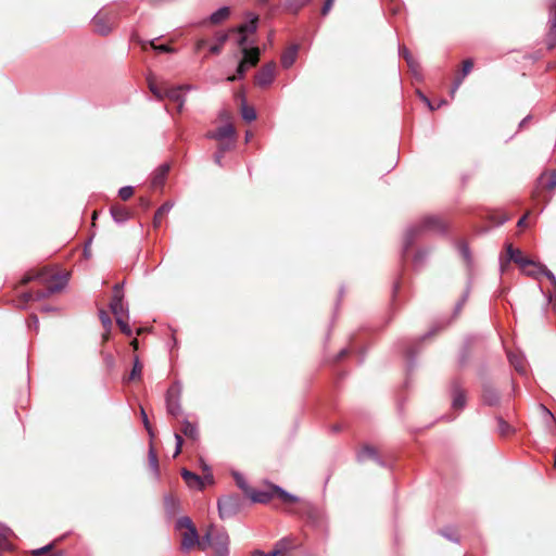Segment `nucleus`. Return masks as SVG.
Segmentation results:
<instances>
[{"label":"nucleus","instance_id":"1","mask_svg":"<svg viewBox=\"0 0 556 556\" xmlns=\"http://www.w3.org/2000/svg\"><path fill=\"white\" fill-rule=\"evenodd\" d=\"M447 229L446 223L439 215H427L418 223L409 226L404 235L402 255L405 257L406 253L414 244L415 240L426 232L445 233Z\"/></svg>","mask_w":556,"mask_h":556},{"label":"nucleus","instance_id":"2","mask_svg":"<svg viewBox=\"0 0 556 556\" xmlns=\"http://www.w3.org/2000/svg\"><path fill=\"white\" fill-rule=\"evenodd\" d=\"M243 507L244 500L236 493L223 495L217 500L218 516L222 520L235 517Z\"/></svg>","mask_w":556,"mask_h":556},{"label":"nucleus","instance_id":"3","mask_svg":"<svg viewBox=\"0 0 556 556\" xmlns=\"http://www.w3.org/2000/svg\"><path fill=\"white\" fill-rule=\"evenodd\" d=\"M176 530L186 529L187 531L184 533L181 540V549L184 552H189L195 544L199 545V534L197 528L194 527L192 520L188 516H182L177 519L175 523Z\"/></svg>","mask_w":556,"mask_h":556},{"label":"nucleus","instance_id":"4","mask_svg":"<svg viewBox=\"0 0 556 556\" xmlns=\"http://www.w3.org/2000/svg\"><path fill=\"white\" fill-rule=\"evenodd\" d=\"M182 384L180 381H175L166 392V410L169 415L174 417H178L182 414V408L180 404Z\"/></svg>","mask_w":556,"mask_h":556},{"label":"nucleus","instance_id":"5","mask_svg":"<svg viewBox=\"0 0 556 556\" xmlns=\"http://www.w3.org/2000/svg\"><path fill=\"white\" fill-rule=\"evenodd\" d=\"M54 282L50 283L43 290H37L34 292V301H41L43 299L49 298L53 293L62 291L67 285V276L66 275H54Z\"/></svg>","mask_w":556,"mask_h":556},{"label":"nucleus","instance_id":"6","mask_svg":"<svg viewBox=\"0 0 556 556\" xmlns=\"http://www.w3.org/2000/svg\"><path fill=\"white\" fill-rule=\"evenodd\" d=\"M390 454H356V463L359 465L371 467H387L390 466L391 459L388 457Z\"/></svg>","mask_w":556,"mask_h":556},{"label":"nucleus","instance_id":"7","mask_svg":"<svg viewBox=\"0 0 556 556\" xmlns=\"http://www.w3.org/2000/svg\"><path fill=\"white\" fill-rule=\"evenodd\" d=\"M192 86L190 85H181L176 87L165 88L164 98L169 99L170 101L177 103V111L180 113L184 109L186 98L182 94V90H191Z\"/></svg>","mask_w":556,"mask_h":556},{"label":"nucleus","instance_id":"8","mask_svg":"<svg viewBox=\"0 0 556 556\" xmlns=\"http://www.w3.org/2000/svg\"><path fill=\"white\" fill-rule=\"evenodd\" d=\"M451 396L452 407L455 410H462L465 408L467 402L466 391L458 380H454L451 383Z\"/></svg>","mask_w":556,"mask_h":556},{"label":"nucleus","instance_id":"9","mask_svg":"<svg viewBox=\"0 0 556 556\" xmlns=\"http://www.w3.org/2000/svg\"><path fill=\"white\" fill-rule=\"evenodd\" d=\"M92 23H93L96 33H98L99 35L105 36L108 34H110L111 30L113 29L114 20L112 16L99 12L93 16Z\"/></svg>","mask_w":556,"mask_h":556},{"label":"nucleus","instance_id":"10","mask_svg":"<svg viewBox=\"0 0 556 556\" xmlns=\"http://www.w3.org/2000/svg\"><path fill=\"white\" fill-rule=\"evenodd\" d=\"M236 131L231 124H226L218 127L214 131H210L206 134L208 139H214L217 141H231L235 142Z\"/></svg>","mask_w":556,"mask_h":556},{"label":"nucleus","instance_id":"11","mask_svg":"<svg viewBox=\"0 0 556 556\" xmlns=\"http://www.w3.org/2000/svg\"><path fill=\"white\" fill-rule=\"evenodd\" d=\"M275 70H276L275 62L265 64L255 76L256 84L260 87L269 86L274 81Z\"/></svg>","mask_w":556,"mask_h":556},{"label":"nucleus","instance_id":"12","mask_svg":"<svg viewBox=\"0 0 556 556\" xmlns=\"http://www.w3.org/2000/svg\"><path fill=\"white\" fill-rule=\"evenodd\" d=\"M506 251L508 261H513L514 263L518 264L522 270H526V267L528 266L535 267L536 262L523 256L522 252L519 249H515L511 244H507Z\"/></svg>","mask_w":556,"mask_h":556},{"label":"nucleus","instance_id":"13","mask_svg":"<svg viewBox=\"0 0 556 556\" xmlns=\"http://www.w3.org/2000/svg\"><path fill=\"white\" fill-rule=\"evenodd\" d=\"M273 485L274 484H269L266 490H256L251 488V491L247 496L251 500L252 503L267 504L275 497Z\"/></svg>","mask_w":556,"mask_h":556},{"label":"nucleus","instance_id":"14","mask_svg":"<svg viewBox=\"0 0 556 556\" xmlns=\"http://www.w3.org/2000/svg\"><path fill=\"white\" fill-rule=\"evenodd\" d=\"M482 401L488 406H497L501 401L498 391L489 382L482 386Z\"/></svg>","mask_w":556,"mask_h":556},{"label":"nucleus","instance_id":"15","mask_svg":"<svg viewBox=\"0 0 556 556\" xmlns=\"http://www.w3.org/2000/svg\"><path fill=\"white\" fill-rule=\"evenodd\" d=\"M181 477L186 484L193 490L202 491L204 489V479L186 468L181 470Z\"/></svg>","mask_w":556,"mask_h":556},{"label":"nucleus","instance_id":"16","mask_svg":"<svg viewBox=\"0 0 556 556\" xmlns=\"http://www.w3.org/2000/svg\"><path fill=\"white\" fill-rule=\"evenodd\" d=\"M247 17L248 20L244 23L237 26L236 28H233L232 31L245 34L255 33L257 29L258 16L256 14L249 13Z\"/></svg>","mask_w":556,"mask_h":556},{"label":"nucleus","instance_id":"17","mask_svg":"<svg viewBox=\"0 0 556 556\" xmlns=\"http://www.w3.org/2000/svg\"><path fill=\"white\" fill-rule=\"evenodd\" d=\"M307 519L316 528H323L326 525L325 513L315 506H309L307 509Z\"/></svg>","mask_w":556,"mask_h":556},{"label":"nucleus","instance_id":"18","mask_svg":"<svg viewBox=\"0 0 556 556\" xmlns=\"http://www.w3.org/2000/svg\"><path fill=\"white\" fill-rule=\"evenodd\" d=\"M111 216L116 224H125L130 218V212L122 205H112L110 208Z\"/></svg>","mask_w":556,"mask_h":556},{"label":"nucleus","instance_id":"19","mask_svg":"<svg viewBox=\"0 0 556 556\" xmlns=\"http://www.w3.org/2000/svg\"><path fill=\"white\" fill-rule=\"evenodd\" d=\"M169 168L170 166L168 163H163L155 169L151 181L154 188L162 187L164 185Z\"/></svg>","mask_w":556,"mask_h":556},{"label":"nucleus","instance_id":"20","mask_svg":"<svg viewBox=\"0 0 556 556\" xmlns=\"http://www.w3.org/2000/svg\"><path fill=\"white\" fill-rule=\"evenodd\" d=\"M241 54V60L244 61L249 65V67H253L256 66V64L260 61L261 51L258 47L253 46L249 49L243 50Z\"/></svg>","mask_w":556,"mask_h":556},{"label":"nucleus","instance_id":"21","mask_svg":"<svg viewBox=\"0 0 556 556\" xmlns=\"http://www.w3.org/2000/svg\"><path fill=\"white\" fill-rule=\"evenodd\" d=\"M110 309L117 317H128V306L124 303L123 299H112L110 302Z\"/></svg>","mask_w":556,"mask_h":556},{"label":"nucleus","instance_id":"22","mask_svg":"<svg viewBox=\"0 0 556 556\" xmlns=\"http://www.w3.org/2000/svg\"><path fill=\"white\" fill-rule=\"evenodd\" d=\"M536 271H528V276L539 279L541 275L545 276L556 290V276L543 264L536 263Z\"/></svg>","mask_w":556,"mask_h":556},{"label":"nucleus","instance_id":"23","mask_svg":"<svg viewBox=\"0 0 556 556\" xmlns=\"http://www.w3.org/2000/svg\"><path fill=\"white\" fill-rule=\"evenodd\" d=\"M299 47L298 45H292L289 47L281 55V65L285 68H289L293 65L298 56Z\"/></svg>","mask_w":556,"mask_h":556},{"label":"nucleus","instance_id":"24","mask_svg":"<svg viewBox=\"0 0 556 556\" xmlns=\"http://www.w3.org/2000/svg\"><path fill=\"white\" fill-rule=\"evenodd\" d=\"M214 551L229 548V536L225 531H216L211 545Z\"/></svg>","mask_w":556,"mask_h":556},{"label":"nucleus","instance_id":"25","mask_svg":"<svg viewBox=\"0 0 556 556\" xmlns=\"http://www.w3.org/2000/svg\"><path fill=\"white\" fill-rule=\"evenodd\" d=\"M155 39H152V40H142V39H137V41L142 46V48L146 50L147 49V46L149 45L154 51L156 52H162V53H173L175 50L168 46V45H156L155 43Z\"/></svg>","mask_w":556,"mask_h":556},{"label":"nucleus","instance_id":"26","mask_svg":"<svg viewBox=\"0 0 556 556\" xmlns=\"http://www.w3.org/2000/svg\"><path fill=\"white\" fill-rule=\"evenodd\" d=\"M273 491L275 493V497L280 498L283 503H296L299 501L296 495L289 493L279 485H273Z\"/></svg>","mask_w":556,"mask_h":556},{"label":"nucleus","instance_id":"27","mask_svg":"<svg viewBox=\"0 0 556 556\" xmlns=\"http://www.w3.org/2000/svg\"><path fill=\"white\" fill-rule=\"evenodd\" d=\"M495 420L497 424V432L501 437L507 438L515 432V428L506 420H504L501 416H497Z\"/></svg>","mask_w":556,"mask_h":556},{"label":"nucleus","instance_id":"28","mask_svg":"<svg viewBox=\"0 0 556 556\" xmlns=\"http://www.w3.org/2000/svg\"><path fill=\"white\" fill-rule=\"evenodd\" d=\"M293 547V539L291 536H285L280 540H278L274 545V551L277 552L279 555L282 553L288 552Z\"/></svg>","mask_w":556,"mask_h":556},{"label":"nucleus","instance_id":"29","mask_svg":"<svg viewBox=\"0 0 556 556\" xmlns=\"http://www.w3.org/2000/svg\"><path fill=\"white\" fill-rule=\"evenodd\" d=\"M231 476L237 484V486L245 494L248 495V493L251 491V486L250 484L248 483L247 479L244 478V476L240 472V471H237V470H232L231 471Z\"/></svg>","mask_w":556,"mask_h":556},{"label":"nucleus","instance_id":"30","mask_svg":"<svg viewBox=\"0 0 556 556\" xmlns=\"http://www.w3.org/2000/svg\"><path fill=\"white\" fill-rule=\"evenodd\" d=\"M230 14V9L228 7H222L215 12H213L208 20L212 24H219L225 21Z\"/></svg>","mask_w":556,"mask_h":556},{"label":"nucleus","instance_id":"31","mask_svg":"<svg viewBox=\"0 0 556 556\" xmlns=\"http://www.w3.org/2000/svg\"><path fill=\"white\" fill-rule=\"evenodd\" d=\"M507 356H508V361H509L510 365L514 366V368L518 372L526 374V367H525V362H523L522 356L517 355L513 352H509Z\"/></svg>","mask_w":556,"mask_h":556},{"label":"nucleus","instance_id":"32","mask_svg":"<svg viewBox=\"0 0 556 556\" xmlns=\"http://www.w3.org/2000/svg\"><path fill=\"white\" fill-rule=\"evenodd\" d=\"M173 206L174 204L172 202H165L157 208L153 219L154 227H159L161 225L162 217L167 214L173 208Z\"/></svg>","mask_w":556,"mask_h":556},{"label":"nucleus","instance_id":"33","mask_svg":"<svg viewBox=\"0 0 556 556\" xmlns=\"http://www.w3.org/2000/svg\"><path fill=\"white\" fill-rule=\"evenodd\" d=\"M141 376H142V364L140 363L139 357L135 356L132 369H131L128 378L126 379V381L140 380Z\"/></svg>","mask_w":556,"mask_h":556},{"label":"nucleus","instance_id":"34","mask_svg":"<svg viewBox=\"0 0 556 556\" xmlns=\"http://www.w3.org/2000/svg\"><path fill=\"white\" fill-rule=\"evenodd\" d=\"M182 432L186 437L195 440L198 438V428L195 424L185 419L182 421Z\"/></svg>","mask_w":556,"mask_h":556},{"label":"nucleus","instance_id":"35","mask_svg":"<svg viewBox=\"0 0 556 556\" xmlns=\"http://www.w3.org/2000/svg\"><path fill=\"white\" fill-rule=\"evenodd\" d=\"M217 42L210 47V52L213 54H219L222 52V48L224 43L228 40L227 33H220L216 35Z\"/></svg>","mask_w":556,"mask_h":556},{"label":"nucleus","instance_id":"36","mask_svg":"<svg viewBox=\"0 0 556 556\" xmlns=\"http://www.w3.org/2000/svg\"><path fill=\"white\" fill-rule=\"evenodd\" d=\"M248 67H249V65L244 61L240 60V62H239V64L237 66L236 74L232 75V76H229L227 78V80L228 81H236V80L243 79L244 76H245V73L248 71Z\"/></svg>","mask_w":556,"mask_h":556},{"label":"nucleus","instance_id":"37","mask_svg":"<svg viewBox=\"0 0 556 556\" xmlns=\"http://www.w3.org/2000/svg\"><path fill=\"white\" fill-rule=\"evenodd\" d=\"M309 0H286L285 7L288 11L296 13L303 7H305Z\"/></svg>","mask_w":556,"mask_h":556},{"label":"nucleus","instance_id":"38","mask_svg":"<svg viewBox=\"0 0 556 556\" xmlns=\"http://www.w3.org/2000/svg\"><path fill=\"white\" fill-rule=\"evenodd\" d=\"M149 456V469L153 473V477L155 480L160 478V466H159V459L157 454H148Z\"/></svg>","mask_w":556,"mask_h":556},{"label":"nucleus","instance_id":"39","mask_svg":"<svg viewBox=\"0 0 556 556\" xmlns=\"http://www.w3.org/2000/svg\"><path fill=\"white\" fill-rule=\"evenodd\" d=\"M241 115H242V118L248 123H251L256 119L255 110L252 106H248L244 101H243L242 108H241Z\"/></svg>","mask_w":556,"mask_h":556},{"label":"nucleus","instance_id":"40","mask_svg":"<svg viewBox=\"0 0 556 556\" xmlns=\"http://www.w3.org/2000/svg\"><path fill=\"white\" fill-rule=\"evenodd\" d=\"M400 55L405 59L408 66L415 71L418 67L417 62L414 60L413 55L410 54L409 50L406 47H400Z\"/></svg>","mask_w":556,"mask_h":556},{"label":"nucleus","instance_id":"41","mask_svg":"<svg viewBox=\"0 0 556 556\" xmlns=\"http://www.w3.org/2000/svg\"><path fill=\"white\" fill-rule=\"evenodd\" d=\"M238 39H237V45L238 47L241 49V52L245 49H249L253 46H255L254 41H250L249 40V37H248V34L245 33H238Z\"/></svg>","mask_w":556,"mask_h":556},{"label":"nucleus","instance_id":"42","mask_svg":"<svg viewBox=\"0 0 556 556\" xmlns=\"http://www.w3.org/2000/svg\"><path fill=\"white\" fill-rule=\"evenodd\" d=\"M429 255V251L428 250H418L416 252V254L414 255V266L416 268H419L424 265L425 261L427 260Z\"/></svg>","mask_w":556,"mask_h":556},{"label":"nucleus","instance_id":"43","mask_svg":"<svg viewBox=\"0 0 556 556\" xmlns=\"http://www.w3.org/2000/svg\"><path fill=\"white\" fill-rule=\"evenodd\" d=\"M458 252L462 255V257L464 258V261L468 265H470L471 264V253H470L469 247L466 242L462 241L458 243Z\"/></svg>","mask_w":556,"mask_h":556},{"label":"nucleus","instance_id":"44","mask_svg":"<svg viewBox=\"0 0 556 556\" xmlns=\"http://www.w3.org/2000/svg\"><path fill=\"white\" fill-rule=\"evenodd\" d=\"M150 91L159 100L164 99L165 89H161L152 79H148Z\"/></svg>","mask_w":556,"mask_h":556},{"label":"nucleus","instance_id":"45","mask_svg":"<svg viewBox=\"0 0 556 556\" xmlns=\"http://www.w3.org/2000/svg\"><path fill=\"white\" fill-rule=\"evenodd\" d=\"M469 293H470V287L467 286V288H466L464 294L462 295L460 300L455 305V308H454L455 315H458L460 313V311L463 309L465 303L467 302V300L469 298Z\"/></svg>","mask_w":556,"mask_h":556},{"label":"nucleus","instance_id":"46","mask_svg":"<svg viewBox=\"0 0 556 556\" xmlns=\"http://www.w3.org/2000/svg\"><path fill=\"white\" fill-rule=\"evenodd\" d=\"M164 504H165V507H166V510L174 515L176 513V508L178 507V503L177 501L170 496V495H166L165 498H164Z\"/></svg>","mask_w":556,"mask_h":556},{"label":"nucleus","instance_id":"47","mask_svg":"<svg viewBox=\"0 0 556 556\" xmlns=\"http://www.w3.org/2000/svg\"><path fill=\"white\" fill-rule=\"evenodd\" d=\"M441 535H443L445 539H447L451 542L458 543L459 538L456 531L452 528H446L440 531Z\"/></svg>","mask_w":556,"mask_h":556},{"label":"nucleus","instance_id":"48","mask_svg":"<svg viewBox=\"0 0 556 556\" xmlns=\"http://www.w3.org/2000/svg\"><path fill=\"white\" fill-rule=\"evenodd\" d=\"M99 318L101 320L102 326L105 328V330L108 332H110L112 329V320H111L109 314L105 311L100 309Z\"/></svg>","mask_w":556,"mask_h":556},{"label":"nucleus","instance_id":"49","mask_svg":"<svg viewBox=\"0 0 556 556\" xmlns=\"http://www.w3.org/2000/svg\"><path fill=\"white\" fill-rule=\"evenodd\" d=\"M214 533L213 531H207L201 540H199V546L202 548V549H205L207 546H211L212 545V541H213V538H214Z\"/></svg>","mask_w":556,"mask_h":556},{"label":"nucleus","instance_id":"50","mask_svg":"<svg viewBox=\"0 0 556 556\" xmlns=\"http://www.w3.org/2000/svg\"><path fill=\"white\" fill-rule=\"evenodd\" d=\"M116 324L118 325V327H119L121 331H122L124 334H126V336H128V337H130V336L132 334V330H131V328H130V327H129V325L124 320V318H122V317H117V319H116Z\"/></svg>","mask_w":556,"mask_h":556},{"label":"nucleus","instance_id":"51","mask_svg":"<svg viewBox=\"0 0 556 556\" xmlns=\"http://www.w3.org/2000/svg\"><path fill=\"white\" fill-rule=\"evenodd\" d=\"M132 194L134 188L131 186H125L118 190V195L124 201L128 200Z\"/></svg>","mask_w":556,"mask_h":556},{"label":"nucleus","instance_id":"52","mask_svg":"<svg viewBox=\"0 0 556 556\" xmlns=\"http://www.w3.org/2000/svg\"><path fill=\"white\" fill-rule=\"evenodd\" d=\"M472 66H473V62L471 59H467L463 62V68H462V74L460 76L463 77H466L470 71L472 70Z\"/></svg>","mask_w":556,"mask_h":556},{"label":"nucleus","instance_id":"53","mask_svg":"<svg viewBox=\"0 0 556 556\" xmlns=\"http://www.w3.org/2000/svg\"><path fill=\"white\" fill-rule=\"evenodd\" d=\"M42 279H43V273L40 271V273H37L35 275H33V274L25 275L23 277V279H22V282L23 283H28V282H30L33 280H42Z\"/></svg>","mask_w":556,"mask_h":556},{"label":"nucleus","instance_id":"54","mask_svg":"<svg viewBox=\"0 0 556 556\" xmlns=\"http://www.w3.org/2000/svg\"><path fill=\"white\" fill-rule=\"evenodd\" d=\"M420 99L427 104V106L431 110V111H434L435 109L446 104L447 102L445 100H441L437 106H434L431 101L426 97L424 96L422 93H420Z\"/></svg>","mask_w":556,"mask_h":556},{"label":"nucleus","instance_id":"55","mask_svg":"<svg viewBox=\"0 0 556 556\" xmlns=\"http://www.w3.org/2000/svg\"><path fill=\"white\" fill-rule=\"evenodd\" d=\"M235 142L231 141H219L217 152L225 154L226 151L232 149Z\"/></svg>","mask_w":556,"mask_h":556},{"label":"nucleus","instance_id":"56","mask_svg":"<svg viewBox=\"0 0 556 556\" xmlns=\"http://www.w3.org/2000/svg\"><path fill=\"white\" fill-rule=\"evenodd\" d=\"M52 547H53V543H49V544H47V545H45V546H42V547H40V548H37V549L31 551V554H33L34 556H40V555H43V554H46L47 552L51 551V549H52Z\"/></svg>","mask_w":556,"mask_h":556},{"label":"nucleus","instance_id":"57","mask_svg":"<svg viewBox=\"0 0 556 556\" xmlns=\"http://www.w3.org/2000/svg\"><path fill=\"white\" fill-rule=\"evenodd\" d=\"M112 299H124L123 283H116L114 286Z\"/></svg>","mask_w":556,"mask_h":556},{"label":"nucleus","instance_id":"58","mask_svg":"<svg viewBox=\"0 0 556 556\" xmlns=\"http://www.w3.org/2000/svg\"><path fill=\"white\" fill-rule=\"evenodd\" d=\"M465 77L463 76H457L451 87V96L454 97L455 92L458 90V88L460 87L463 80H464Z\"/></svg>","mask_w":556,"mask_h":556},{"label":"nucleus","instance_id":"59","mask_svg":"<svg viewBox=\"0 0 556 556\" xmlns=\"http://www.w3.org/2000/svg\"><path fill=\"white\" fill-rule=\"evenodd\" d=\"M334 0H326L323 8H321V14L323 15H327L329 13V11L331 10L332 8V4H333Z\"/></svg>","mask_w":556,"mask_h":556},{"label":"nucleus","instance_id":"60","mask_svg":"<svg viewBox=\"0 0 556 556\" xmlns=\"http://www.w3.org/2000/svg\"><path fill=\"white\" fill-rule=\"evenodd\" d=\"M548 189H553L556 187V169L551 173L549 180L546 185Z\"/></svg>","mask_w":556,"mask_h":556},{"label":"nucleus","instance_id":"61","mask_svg":"<svg viewBox=\"0 0 556 556\" xmlns=\"http://www.w3.org/2000/svg\"><path fill=\"white\" fill-rule=\"evenodd\" d=\"M175 439H176V446H175L174 452H182V443H184L182 438L179 434H175Z\"/></svg>","mask_w":556,"mask_h":556},{"label":"nucleus","instance_id":"62","mask_svg":"<svg viewBox=\"0 0 556 556\" xmlns=\"http://www.w3.org/2000/svg\"><path fill=\"white\" fill-rule=\"evenodd\" d=\"M29 328H34L35 331H38V328H39V319L36 315H31L30 316V324H29Z\"/></svg>","mask_w":556,"mask_h":556},{"label":"nucleus","instance_id":"63","mask_svg":"<svg viewBox=\"0 0 556 556\" xmlns=\"http://www.w3.org/2000/svg\"><path fill=\"white\" fill-rule=\"evenodd\" d=\"M139 203H140V205H141L144 210L149 208V207H150V205H151L150 200H149L148 198H144V197H141V198L139 199Z\"/></svg>","mask_w":556,"mask_h":556},{"label":"nucleus","instance_id":"64","mask_svg":"<svg viewBox=\"0 0 556 556\" xmlns=\"http://www.w3.org/2000/svg\"><path fill=\"white\" fill-rule=\"evenodd\" d=\"M214 556H229V548L214 551Z\"/></svg>","mask_w":556,"mask_h":556}]
</instances>
